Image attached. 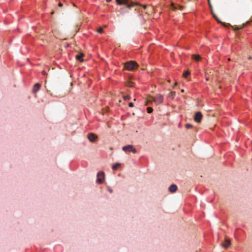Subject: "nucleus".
Segmentation results:
<instances>
[{
    "label": "nucleus",
    "mask_w": 252,
    "mask_h": 252,
    "mask_svg": "<svg viewBox=\"0 0 252 252\" xmlns=\"http://www.w3.org/2000/svg\"><path fill=\"white\" fill-rule=\"evenodd\" d=\"M116 3L119 5H125L128 9H130L135 5H138L137 2L132 0H115Z\"/></svg>",
    "instance_id": "obj_1"
},
{
    "label": "nucleus",
    "mask_w": 252,
    "mask_h": 252,
    "mask_svg": "<svg viewBox=\"0 0 252 252\" xmlns=\"http://www.w3.org/2000/svg\"><path fill=\"white\" fill-rule=\"evenodd\" d=\"M163 100V95L158 94L156 96H151L149 98V100L151 102H154L156 105L161 103Z\"/></svg>",
    "instance_id": "obj_2"
},
{
    "label": "nucleus",
    "mask_w": 252,
    "mask_h": 252,
    "mask_svg": "<svg viewBox=\"0 0 252 252\" xmlns=\"http://www.w3.org/2000/svg\"><path fill=\"white\" fill-rule=\"evenodd\" d=\"M105 180V173L103 171H98L96 174V183L98 184H102Z\"/></svg>",
    "instance_id": "obj_3"
},
{
    "label": "nucleus",
    "mask_w": 252,
    "mask_h": 252,
    "mask_svg": "<svg viewBox=\"0 0 252 252\" xmlns=\"http://www.w3.org/2000/svg\"><path fill=\"white\" fill-rule=\"evenodd\" d=\"M124 68L130 71H134L138 67L139 64H123Z\"/></svg>",
    "instance_id": "obj_4"
},
{
    "label": "nucleus",
    "mask_w": 252,
    "mask_h": 252,
    "mask_svg": "<svg viewBox=\"0 0 252 252\" xmlns=\"http://www.w3.org/2000/svg\"><path fill=\"white\" fill-rule=\"evenodd\" d=\"M245 234L244 231L241 229H237L234 233V236L237 239H242L244 238Z\"/></svg>",
    "instance_id": "obj_5"
},
{
    "label": "nucleus",
    "mask_w": 252,
    "mask_h": 252,
    "mask_svg": "<svg viewBox=\"0 0 252 252\" xmlns=\"http://www.w3.org/2000/svg\"><path fill=\"white\" fill-rule=\"evenodd\" d=\"M203 115L201 112L197 111L195 113L194 115V120L196 123H200L202 119Z\"/></svg>",
    "instance_id": "obj_6"
},
{
    "label": "nucleus",
    "mask_w": 252,
    "mask_h": 252,
    "mask_svg": "<svg viewBox=\"0 0 252 252\" xmlns=\"http://www.w3.org/2000/svg\"><path fill=\"white\" fill-rule=\"evenodd\" d=\"M88 138L91 142H94L97 140V136L93 133H89L88 134Z\"/></svg>",
    "instance_id": "obj_7"
},
{
    "label": "nucleus",
    "mask_w": 252,
    "mask_h": 252,
    "mask_svg": "<svg viewBox=\"0 0 252 252\" xmlns=\"http://www.w3.org/2000/svg\"><path fill=\"white\" fill-rule=\"evenodd\" d=\"M84 54L82 53H79L75 55V58L78 62H83L84 61L83 59Z\"/></svg>",
    "instance_id": "obj_8"
},
{
    "label": "nucleus",
    "mask_w": 252,
    "mask_h": 252,
    "mask_svg": "<svg viewBox=\"0 0 252 252\" xmlns=\"http://www.w3.org/2000/svg\"><path fill=\"white\" fill-rule=\"evenodd\" d=\"M177 186L174 184L171 185L168 188V190L171 193L175 192L177 190Z\"/></svg>",
    "instance_id": "obj_9"
},
{
    "label": "nucleus",
    "mask_w": 252,
    "mask_h": 252,
    "mask_svg": "<svg viewBox=\"0 0 252 252\" xmlns=\"http://www.w3.org/2000/svg\"><path fill=\"white\" fill-rule=\"evenodd\" d=\"M40 88V84L38 83H35L33 87L32 92L33 93H36Z\"/></svg>",
    "instance_id": "obj_10"
},
{
    "label": "nucleus",
    "mask_w": 252,
    "mask_h": 252,
    "mask_svg": "<svg viewBox=\"0 0 252 252\" xmlns=\"http://www.w3.org/2000/svg\"><path fill=\"white\" fill-rule=\"evenodd\" d=\"M131 148H132V145L128 144L123 147L122 150L125 152H130Z\"/></svg>",
    "instance_id": "obj_11"
},
{
    "label": "nucleus",
    "mask_w": 252,
    "mask_h": 252,
    "mask_svg": "<svg viewBox=\"0 0 252 252\" xmlns=\"http://www.w3.org/2000/svg\"><path fill=\"white\" fill-rule=\"evenodd\" d=\"M128 77L129 78L126 81L127 86L129 87H132L134 86V83L132 81L131 77L130 75Z\"/></svg>",
    "instance_id": "obj_12"
},
{
    "label": "nucleus",
    "mask_w": 252,
    "mask_h": 252,
    "mask_svg": "<svg viewBox=\"0 0 252 252\" xmlns=\"http://www.w3.org/2000/svg\"><path fill=\"white\" fill-rule=\"evenodd\" d=\"M190 75V71L188 70H184L183 75V77L187 80H189V76Z\"/></svg>",
    "instance_id": "obj_13"
},
{
    "label": "nucleus",
    "mask_w": 252,
    "mask_h": 252,
    "mask_svg": "<svg viewBox=\"0 0 252 252\" xmlns=\"http://www.w3.org/2000/svg\"><path fill=\"white\" fill-rule=\"evenodd\" d=\"M121 164L119 162H116L112 165V168L113 170H116L121 167Z\"/></svg>",
    "instance_id": "obj_14"
},
{
    "label": "nucleus",
    "mask_w": 252,
    "mask_h": 252,
    "mask_svg": "<svg viewBox=\"0 0 252 252\" xmlns=\"http://www.w3.org/2000/svg\"><path fill=\"white\" fill-rule=\"evenodd\" d=\"M118 11L122 15L128 13V10L127 9L123 7L121 8L119 10H118Z\"/></svg>",
    "instance_id": "obj_15"
},
{
    "label": "nucleus",
    "mask_w": 252,
    "mask_h": 252,
    "mask_svg": "<svg viewBox=\"0 0 252 252\" xmlns=\"http://www.w3.org/2000/svg\"><path fill=\"white\" fill-rule=\"evenodd\" d=\"M192 59L195 62H200L201 60V57L198 55H194L192 57Z\"/></svg>",
    "instance_id": "obj_16"
},
{
    "label": "nucleus",
    "mask_w": 252,
    "mask_h": 252,
    "mask_svg": "<svg viewBox=\"0 0 252 252\" xmlns=\"http://www.w3.org/2000/svg\"><path fill=\"white\" fill-rule=\"evenodd\" d=\"M147 111L148 113H152L153 111V109L151 107H148L147 108Z\"/></svg>",
    "instance_id": "obj_17"
},
{
    "label": "nucleus",
    "mask_w": 252,
    "mask_h": 252,
    "mask_svg": "<svg viewBox=\"0 0 252 252\" xmlns=\"http://www.w3.org/2000/svg\"><path fill=\"white\" fill-rule=\"evenodd\" d=\"M230 245V242L228 241V242H226V243H225L223 244V247H225V248H227V247H228Z\"/></svg>",
    "instance_id": "obj_18"
},
{
    "label": "nucleus",
    "mask_w": 252,
    "mask_h": 252,
    "mask_svg": "<svg viewBox=\"0 0 252 252\" xmlns=\"http://www.w3.org/2000/svg\"><path fill=\"white\" fill-rule=\"evenodd\" d=\"M213 17L216 19V20L218 23H221V22L220 20V19L218 18V17L215 14H213Z\"/></svg>",
    "instance_id": "obj_19"
},
{
    "label": "nucleus",
    "mask_w": 252,
    "mask_h": 252,
    "mask_svg": "<svg viewBox=\"0 0 252 252\" xmlns=\"http://www.w3.org/2000/svg\"><path fill=\"white\" fill-rule=\"evenodd\" d=\"M130 152H132L134 154H135L137 152L136 149L133 147V145H132V148H131Z\"/></svg>",
    "instance_id": "obj_20"
},
{
    "label": "nucleus",
    "mask_w": 252,
    "mask_h": 252,
    "mask_svg": "<svg viewBox=\"0 0 252 252\" xmlns=\"http://www.w3.org/2000/svg\"><path fill=\"white\" fill-rule=\"evenodd\" d=\"M241 28H239L238 26H235L233 28V30L235 31H239L241 29Z\"/></svg>",
    "instance_id": "obj_21"
},
{
    "label": "nucleus",
    "mask_w": 252,
    "mask_h": 252,
    "mask_svg": "<svg viewBox=\"0 0 252 252\" xmlns=\"http://www.w3.org/2000/svg\"><path fill=\"white\" fill-rule=\"evenodd\" d=\"M188 129H189L192 127V126L190 124H187L185 126Z\"/></svg>",
    "instance_id": "obj_22"
},
{
    "label": "nucleus",
    "mask_w": 252,
    "mask_h": 252,
    "mask_svg": "<svg viewBox=\"0 0 252 252\" xmlns=\"http://www.w3.org/2000/svg\"><path fill=\"white\" fill-rule=\"evenodd\" d=\"M107 190L109 192L112 193L113 192V190L109 186H107Z\"/></svg>",
    "instance_id": "obj_23"
},
{
    "label": "nucleus",
    "mask_w": 252,
    "mask_h": 252,
    "mask_svg": "<svg viewBox=\"0 0 252 252\" xmlns=\"http://www.w3.org/2000/svg\"><path fill=\"white\" fill-rule=\"evenodd\" d=\"M125 63H137L135 61L130 60V61H126Z\"/></svg>",
    "instance_id": "obj_24"
},
{
    "label": "nucleus",
    "mask_w": 252,
    "mask_h": 252,
    "mask_svg": "<svg viewBox=\"0 0 252 252\" xmlns=\"http://www.w3.org/2000/svg\"><path fill=\"white\" fill-rule=\"evenodd\" d=\"M103 32V30L101 28L98 29L97 32L99 33H102Z\"/></svg>",
    "instance_id": "obj_25"
},
{
    "label": "nucleus",
    "mask_w": 252,
    "mask_h": 252,
    "mask_svg": "<svg viewBox=\"0 0 252 252\" xmlns=\"http://www.w3.org/2000/svg\"><path fill=\"white\" fill-rule=\"evenodd\" d=\"M128 106L129 107H133L134 106V104L133 103L131 102H130L128 103Z\"/></svg>",
    "instance_id": "obj_26"
},
{
    "label": "nucleus",
    "mask_w": 252,
    "mask_h": 252,
    "mask_svg": "<svg viewBox=\"0 0 252 252\" xmlns=\"http://www.w3.org/2000/svg\"><path fill=\"white\" fill-rule=\"evenodd\" d=\"M124 98L125 99H129L130 98V96L128 95H126L124 96Z\"/></svg>",
    "instance_id": "obj_27"
},
{
    "label": "nucleus",
    "mask_w": 252,
    "mask_h": 252,
    "mask_svg": "<svg viewBox=\"0 0 252 252\" xmlns=\"http://www.w3.org/2000/svg\"><path fill=\"white\" fill-rule=\"evenodd\" d=\"M58 5H59V7H62L63 6V4L62 3H61V2H59Z\"/></svg>",
    "instance_id": "obj_28"
},
{
    "label": "nucleus",
    "mask_w": 252,
    "mask_h": 252,
    "mask_svg": "<svg viewBox=\"0 0 252 252\" xmlns=\"http://www.w3.org/2000/svg\"><path fill=\"white\" fill-rule=\"evenodd\" d=\"M53 64L59 66L60 68H62V67L60 66L59 64L56 63V64Z\"/></svg>",
    "instance_id": "obj_29"
},
{
    "label": "nucleus",
    "mask_w": 252,
    "mask_h": 252,
    "mask_svg": "<svg viewBox=\"0 0 252 252\" xmlns=\"http://www.w3.org/2000/svg\"><path fill=\"white\" fill-rule=\"evenodd\" d=\"M142 7H143V8L144 9H146V7H147V6H146V5H143V6H142Z\"/></svg>",
    "instance_id": "obj_30"
},
{
    "label": "nucleus",
    "mask_w": 252,
    "mask_h": 252,
    "mask_svg": "<svg viewBox=\"0 0 252 252\" xmlns=\"http://www.w3.org/2000/svg\"><path fill=\"white\" fill-rule=\"evenodd\" d=\"M112 0H106V1L107 2H110Z\"/></svg>",
    "instance_id": "obj_31"
},
{
    "label": "nucleus",
    "mask_w": 252,
    "mask_h": 252,
    "mask_svg": "<svg viewBox=\"0 0 252 252\" xmlns=\"http://www.w3.org/2000/svg\"><path fill=\"white\" fill-rule=\"evenodd\" d=\"M227 25H228V27H231V26L230 24H227Z\"/></svg>",
    "instance_id": "obj_32"
},
{
    "label": "nucleus",
    "mask_w": 252,
    "mask_h": 252,
    "mask_svg": "<svg viewBox=\"0 0 252 252\" xmlns=\"http://www.w3.org/2000/svg\"><path fill=\"white\" fill-rule=\"evenodd\" d=\"M209 4H210V6H211V4H210V1H209Z\"/></svg>",
    "instance_id": "obj_33"
},
{
    "label": "nucleus",
    "mask_w": 252,
    "mask_h": 252,
    "mask_svg": "<svg viewBox=\"0 0 252 252\" xmlns=\"http://www.w3.org/2000/svg\"><path fill=\"white\" fill-rule=\"evenodd\" d=\"M123 116H122L121 119L123 120Z\"/></svg>",
    "instance_id": "obj_34"
},
{
    "label": "nucleus",
    "mask_w": 252,
    "mask_h": 252,
    "mask_svg": "<svg viewBox=\"0 0 252 252\" xmlns=\"http://www.w3.org/2000/svg\"><path fill=\"white\" fill-rule=\"evenodd\" d=\"M251 19H252V17H251Z\"/></svg>",
    "instance_id": "obj_35"
}]
</instances>
